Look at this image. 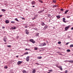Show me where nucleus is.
<instances>
[{
  "instance_id": "nucleus-30",
  "label": "nucleus",
  "mask_w": 73,
  "mask_h": 73,
  "mask_svg": "<svg viewBox=\"0 0 73 73\" xmlns=\"http://www.w3.org/2000/svg\"><path fill=\"white\" fill-rule=\"evenodd\" d=\"M73 47V44H71L70 45V47L72 48V47Z\"/></svg>"
},
{
  "instance_id": "nucleus-43",
  "label": "nucleus",
  "mask_w": 73,
  "mask_h": 73,
  "mask_svg": "<svg viewBox=\"0 0 73 73\" xmlns=\"http://www.w3.org/2000/svg\"><path fill=\"white\" fill-rule=\"evenodd\" d=\"M22 20H25V18H22Z\"/></svg>"
},
{
  "instance_id": "nucleus-15",
  "label": "nucleus",
  "mask_w": 73,
  "mask_h": 73,
  "mask_svg": "<svg viewBox=\"0 0 73 73\" xmlns=\"http://www.w3.org/2000/svg\"><path fill=\"white\" fill-rule=\"evenodd\" d=\"M12 29H16V27H11Z\"/></svg>"
},
{
  "instance_id": "nucleus-5",
  "label": "nucleus",
  "mask_w": 73,
  "mask_h": 73,
  "mask_svg": "<svg viewBox=\"0 0 73 73\" xmlns=\"http://www.w3.org/2000/svg\"><path fill=\"white\" fill-rule=\"evenodd\" d=\"M48 26H46L44 27L43 29L44 30H46V28H48Z\"/></svg>"
},
{
  "instance_id": "nucleus-18",
  "label": "nucleus",
  "mask_w": 73,
  "mask_h": 73,
  "mask_svg": "<svg viewBox=\"0 0 73 73\" xmlns=\"http://www.w3.org/2000/svg\"><path fill=\"white\" fill-rule=\"evenodd\" d=\"M28 54V52H27L24 54V55H25V54Z\"/></svg>"
},
{
  "instance_id": "nucleus-26",
  "label": "nucleus",
  "mask_w": 73,
  "mask_h": 73,
  "mask_svg": "<svg viewBox=\"0 0 73 73\" xmlns=\"http://www.w3.org/2000/svg\"><path fill=\"white\" fill-rule=\"evenodd\" d=\"M38 1H39V2H40L41 3H42V1L41 0H38Z\"/></svg>"
},
{
  "instance_id": "nucleus-11",
  "label": "nucleus",
  "mask_w": 73,
  "mask_h": 73,
  "mask_svg": "<svg viewBox=\"0 0 73 73\" xmlns=\"http://www.w3.org/2000/svg\"><path fill=\"white\" fill-rule=\"evenodd\" d=\"M26 33L27 34H29V32L27 30L26 31Z\"/></svg>"
},
{
  "instance_id": "nucleus-55",
  "label": "nucleus",
  "mask_w": 73,
  "mask_h": 73,
  "mask_svg": "<svg viewBox=\"0 0 73 73\" xmlns=\"http://www.w3.org/2000/svg\"><path fill=\"white\" fill-rule=\"evenodd\" d=\"M59 48V49H60V48Z\"/></svg>"
},
{
  "instance_id": "nucleus-23",
  "label": "nucleus",
  "mask_w": 73,
  "mask_h": 73,
  "mask_svg": "<svg viewBox=\"0 0 73 73\" xmlns=\"http://www.w3.org/2000/svg\"><path fill=\"white\" fill-rule=\"evenodd\" d=\"M15 20L17 22H19V20H18V19H17V18L15 19Z\"/></svg>"
},
{
  "instance_id": "nucleus-53",
  "label": "nucleus",
  "mask_w": 73,
  "mask_h": 73,
  "mask_svg": "<svg viewBox=\"0 0 73 73\" xmlns=\"http://www.w3.org/2000/svg\"><path fill=\"white\" fill-rule=\"evenodd\" d=\"M35 19V18H33V19H33V20H34V19Z\"/></svg>"
},
{
  "instance_id": "nucleus-17",
  "label": "nucleus",
  "mask_w": 73,
  "mask_h": 73,
  "mask_svg": "<svg viewBox=\"0 0 73 73\" xmlns=\"http://www.w3.org/2000/svg\"><path fill=\"white\" fill-rule=\"evenodd\" d=\"M31 4H35V2L34 1H32L31 3Z\"/></svg>"
},
{
  "instance_id": "nucleus-41",
  "label": "nucleus",
  "mask_w": 73,
  "mask_h": 73,
  "mask_svg": "<svg viewBox=\"0 0 73 73\" xmlns=\"http://www.w3.org/2000/svg\"><path fill=\"white\" fill-rule=\"evenodd\" d=\"M36 65H39V64L38 63H36Z\"/></svg>"
},
{
  "instance_id": "nucleus-1",
  "label": "nucleus",
  "mask_w": 73,
  "mask_h": 73,
  "mask_svg": "<svg viewBox=\"0 0 73 73\" xmlns=\"http://www.w3.org/2000/svg\"><path fill=\"white\" fill-rule=\"evenodd\" d=\"M70 28V26H68L64 28L65 31H67L68 29Z\"/></svg>"
},
{
  "instance_id": "nucleus-12",
  "label": "nucleus",
  "mask_w": 73,
  "mask_h": 73,
  "mask_svg": "<svg viewBox=\"0 0 73 73\" xmlns=\"http://www.w3.org/2000/svg\"><path fill=\"white\" fill-rule=\"evenodd\" d=\"M42 44H43V46H45V45H46V44L45 43V42H44V43H42Z\"/></svg>"
},
{
  "instance_id": "nucleus-48",
  "label": "nucleus",
  "mask_w": 73,
  "mask_h": 73,
  "mask_svg": "<svg viewBox=\"0 0 73 73\" xmlns=\"http://www.w3.org/2000/svg\"><path fill=\"white\" fill-rule=\"evenodd\" d=\"M71 30H73V27H72L71 28Z\"/></svg>"
},
{
  "instance_id": "nucleus-37",
  "label": "nucleus",
  "mask_w": 73,
  "mask_h": 73,
  "mask_svg": "<svg viewBox=\"0 0 73 73\" xmlns=\"http://www.w3.org/2000/svg\"><path fill=\"white\" fill-rule=\"evenodd\" d=\"M11 23H15V22L14 21H12L11 22Z\"/></svg>"
},
{
  "instance_id": "nucleus-36",
  "label": "nucleus",
  "mask_w": 73,
  "mask_h": 73,
  "mask_svg": "<svg viewBox=\"0 0 73 73\" xmlns=\"http://www.w3.org/2000/svg\"><path fill=\"white\" fill-rule=\"evenodd\" d=\"M25 50H29V49H27V48H26L25 49Z\"/></svg>"
},
{
  "instance_id": "nucleus-51",
  "label": "nucleus",
  "mask_w": 73,
  "mask_h": 73,
  "mask_svg": "<svg viewBox=\"0 0 73 73\" xmlns=\"http://www.w3.org/2000/svg\"><path fill=\"white\" fill-rule=\"evenodd\" d=\"M19 36H17V39L18 38H19Z\"/></svg>"
},
{
  "instance_id": "nucleus-24",
  "label": "nucleus",
  "mask_w": 73,
  "mask_h": 73,
  "mask_svg": "<svg viewBox=\"0 0 73 73\" xmlns=\"http://www.w3.org/2000/svg\"><path fill=\"white\" fill-rule=\"evenodd\" d=\"M39 46H43V45L42 44V43L40 44L39 45Z\"/></svg>"
},
{
  "instance_id": "nucleus-47",
  "label": "nucleus",
  "mask_w": 73,
  "mask_h": 73,
  "mask_svg": "<svg viewBox=\"0 0 73 73\" xmlns=\"http://www.w3.org/2000/svg\"><path fill=\"white\" fill-rule=\"evenodd\" d=\"M69 42H67V43H66V45H68V44H69Z\"/></svg>"
},
{
  "instance_id": "nucleus-8",
  "label": "nucleus",
  "mask_w": 73,
  "mask_h": 73,
  "mask_svg": "<svg viewBox=\"0 0 73 73\" xmlns=\"http://www.w3.org/2000/svg\"><path fill=\"white\" fill-rule=\"evenodd\" d=\"M5 23H6V24H8V23H9V21H8L7 20H6L5 21Z\"/></svg>"
},
{
  "instance_id": "nucleus-40",
  "label": "nucleus",
  "mask_w": 73,
  "mask_h": 73,
  "mask_svg": "<svg viewBox=\"0 0 73 73\" xmlns=\"http://www.w3.org/2000/svg\"><path fill=\"white\" fill-rule=\"evenodd\" d=\"M35 50H37V48H35Z\"/></svg>"
},
{
  "instance_id": "nucleus-57",
  "label": "nucleus",
  "mask_w": 73,
  "mask_h": 73,
  "mask_svg": "<svg viewBox=\"0 0 73 73\" xmlns=\"http://www.w3.org/2000/svg\"><path fill=\"white\" fill-rule=\"evenodd\" d=\"M47 42H48V41H47Z\"/></svg>"
},
{
  "instance_id": "nucleus-22",
  "label": "nucleus",
  "mask_w": 73,
  "mask_h": 73,
  "mask_svg": "<svg viewBox=\"0 0 73 73\" xmlns=\"http://www.w3.org/2000/svg\"><path fill=\"white\" fill-rule=\"evenodd\" d=\"M56 17H57L58 19H59L60 18V16H56Z\"/></svg>"
},
{
  "instance_id": "nucleus-14",
  "label": "nucleus",
  "mask_w": 73,
  "mask_h": 73,
  "mask_svg": "<svg viewBox=\"0 0 73 73\" xmlns=\"http://www.w3.org/2000/svg\"><path fill=\"white\" fill-rule=\"evenodd\" d=\"M59 68L61 70H62V67L61 66H60Z\"/></svg>"
},
{
  "instance_id": "nucleus-16",
  "label": "nucleus",
  "mask_w": 73,
  "mask_h": 73,
  "mask_svg": "<svg viewBox=\"0 0 73 73\" xmlns=\"http://www.w3.org/2000/svg\"><path fill=\"white\" fill-rule=\"evenodd\" d=\"M37 58L38 59H41V58H42V57L41 56L38 57H37Z\"/></svg>"
},
{
  "instance_id": "nucleus-10",
  "label": "nucleus",
  "mask_w": 73,
  "mask_h": 73,
  "mask_svg": "<svg viewBox=\"0 0 73 73\" xmlns=\"http://www.w3.org/2000/svg\"><path fill=\"white\" fill-rule=\"evenodd\" d=\"M69 11V10H66L64 14H66Z\"/></svg>"
},
{
  "instance_id": "nucleus-61",
  "label": "nucleus",
  "mask_w": 73,
  "mask_h": 73,
  "mask_svg": "<svg viewBox=\"0 0 73 73\" xmlns=\"http://www.w3.org/2000/svg\"><path fill=\"white\" fill-rule=\"evenodd\" d=\"M22 56H23V55H22Z\"/></svg>"
},
{
  "instance_id": "nucleus-20",
  "label": "nucleus",
  "mask_w": 73,
  "mask_h": 73,
  "mask_svg": "<svg viewBox=\"0 0 73 73\" xmlns=\"http://www.w3.org/2000/svg\"><path fill=\"white\" fill-rule=\"evenodd\" d=\"M1 11H3V12H5L6 11L4 9H2Z\"/></svg>"
},
{
  "instance_id": "nucleus-25",
  "label": "nucleus",
  "mask_w": 73,
  "mask_h": 73,
  "mask_svg": "<svg viewBox=\"0 0 73 73\" xmlns=\"http://www.w3.org/2000/svg\"><path fill=\"white\" fill-rule=\"evenodd\" d=\"M23 73H27V71L25 70L23 71Z\"/></svg>"
},
{
  "instance_id": "nucleus-2",
  "label": "nucleus",
  "mask_w": 73,
  "mask_h": 73,
  "mask_svg": "<svg viewBox=\"0 0 73 73\" xmlns=\"http://www.w3.org/2000/svg\"><path fill=\"white\" fill-rule=\"evenodd\" d=\"M30 41H31V42H32V43H33V44H35V41L34 40H33V39H31L30 40Z\"/></svg>"
},
{
  "instance_id": "nucleus-50",
  "label": "nucleus",
  "mask_w": 73,
  "mask_h": 73,
  "mask_svg": "<svg viewBox=\"0 0 73 73\" xmlns=\"http://www.w3.org/2000/svg\"><path fill=\"white\" fill-rule=\"evenodd\" d=\"M25 28H28V26H25Z\"/></svg>"
},
{
  "instance_id": "nucleus-38",
  "label": "nucleus",
  "mask_w": 73,
  "mask_h": 73,
  "mask_svg": "<svg viewBox=\"0 0 73 73\" xmlns=\"http://www.w3.org/2000/svg\"><path fill=\"white\" fill-rule=\"evenodd\" d=\"M36 35H39V33H37L36 34Z\"/></svg>"
},
{
  "instance_id": "nucleus-32",
  "label": "nucleus",
  "mask_w": 73,
  "mask_h": 73,
  "mask_svg": "<svg viewBox=\"0 0 73 73\" xmlns=\"http://www.w3.org/2000/svg\"><path fill=\"white\" fill-rule=\"evenodd\" d=\"M5 42H7V40L6 39H4L3 40Z\"/></svg>"
},
{
  "instance_id": "nucleus-35",
  "label": "nucleus",
  "mask_w": 73,
  "mask_h": 73,
  "mask_svg": "<svg viewBox=\"0 0 73 73\" xmlns=\"http://www.w3.org/2000/svg\"><path fill=\"white\" fill-rule=\"evenodd\" d=\"M68 72V71L67 70H66L65 72H64V73H67Z\"/></svg>"
},
{
  "instance_id": "nucleus-54",
  "label": "nucleus",
  "mask_w": 73,
  "mask_h": 73,
  "mask_svg": "<svg viewBox=\"0 0 73 73\" xmlns=\"http://www.w3.org/2000/svg\"><path fill=\"white\" fill-rule=\"evenodd\" d=\"M35 6H33V7H35Z\"/></svg>"
},
{
  "instance_id": "nucleus-31",
  "label": "nucleus",
  "mask_w": 73,
  "mask_h": 73,
  "mask_svg": "<svg viewBox=\"0 0 73 73\" xmlns=\"http://www.w3.org/2000/svg\"><path fill=\"white\" fill-rule=\"evenodd\" d=\"M67 52H70V50L68 49L67 50Z\"/></svg>"
},
{
  "instance_id": "nucleus-3",
  "label": "nucleus",
  "mask_w": 73,
  "mask_h": 73,
  "mask_svg": "<svg viewBox=\"0 0 73 73\" xmlns=\"http://www.w3.org/2000/svg\"><path fill=\"white\" fill-rule=\"evenodd\" d=\"M29 56H28L26 58V60L27 61V62H28L29 61Z\"/></svg>"
},
{
  "instance_id": "nucleus-4",
  "label": "nucleus",
  "mask_w": 73,
  "mask_h": 73,
  "mask_svg": "<svg viewBox=\"0 0 73 73\" xmlns=\"http://www.w3.org/2000/svg\"><path fill=\"white\" fill-rule=\"evenodd\" d=\"M41 25L42 26H44L45 25V23H44L43 22H41Z\"/></svg>"
},
{
  "instance_id": "nucleus-9",
  "label": "nucleus",
  "mask_w": 73,
  "mask_h": 73,
  "mask_svg": "<svg viewBox=\"0 0 73 73\" xmlns=\"http://www.w3.org/2000/svg\"><path fill=\"white\" fill-rule=\"evenodd\" d=\"M21 63H22V61H19L17 62V64H21Z\"/></svg>"
},
{
  "instance_id": "nucleus-49",
  "label": "nucleus",
  "mask_w": 73,
  "mask_h": 73,
  "mask_svg": "<svg viewBox=\"0 0 73 73\" xmlns=\"http://www.w3.org/2000/svg\"><path fill=\"white\" fill-rule=\"evenodd\" d=\"M2 28H3V29H4V28H5V27H2Z\"/></svg>"
},
{
  "instance_id": "nucleus-34",
  "label": "nucleus",
  "mask_w": 73,
  "mask_h": 73,
  "mask_svg": "<svg viewBox=\"0 0 73 73\" xmlns=\"http://www.w3.org/2000/svg\"><path fill=\"white\" fill-rule=\"evenodd\" d=\"M7 47H8L9 48H11V45H9Z\"/></svg>"
},
{
  "instance_id": "nucleus-39",
  "label": "nucleus",
  "mask_w": 73,
  "mask_h": 73,
  "mask_svg": "<svg viewBox=\"0 0 73 73\" xmlns=\"http://www.w3.org/2000/svg\"><path fill=\"white\" fill-rule=\"evenodd\" d=\"M60 11H63V9H60Z\"/></svg>"
},
{
  "instance_id": "nucleus-44",
  "label": "nucleus",
  "mask_w": 73,
  "mask_h": 73,
  "mask_svg": "<svg viewBox=\"0 0 73 73\" xmlns=\"http://www.w3.org/2000/svg\"><path fill=\"white\" fill-rule=\"evenodd\" d=\"M56 66L58 68H59L60 67L59 66Z\"/></svg>"
},
{
  "instance_id": "nucleus-29",
  "label": "nucleus",
  "mask_w": 73,
  "mask_h": 73,
  "mask_svg": "<svg viewBox=\"0 0 73 73\" xmlns=\"http://www.w3.org/2000/svg\"><path fill=\"white\" fill-rule=\"evenodd\" d=\"M53 2L54 3H56V1L55 0H54L53 1Z\"/></svg>"
},
{
  "instance_id": "nucleus-27",
  "label": "nucleus",
  "mask_w": 73,
  "mask_h": 73,
  "mask_svg": "<svg viewBox=\"0 0 73 73\" xmlns=\"http://www.w3.org/2000/svg\"><path fill=\"white\" fill-rule=\"evenodd\" d=\"M5 69H8V67L7 66H4Z\"/></svg>"
},
{
  "instance_id": "nucleus-13",
  "label": "nucleus",
  "mask_w": 73,
  "mask_h": 73,
  "mask_svg": "<svg viewBox=\"0 0 73 73\" xmlns=\"http://www.w3.org/2000/svg\"><path fill=\"white\" fill-rule=\"evenodd\" d=\"M68 61L69 62H70L71 63H73V60H68Z\"/></svg>"
},
{
  "instance_id": "nucleus-28",
  "label": "nucleus",
  "mask_w": 73,
  "mask_h": 73,
  "mask_svg": "<svg viewBox=\"0 0 73 73\" xmlns=\"http://www.w3.org/2000/svg\"><path fill=\"white\" fill-rule=\"evenodd\" d=\"M57 7H58L57 5H54L53 6V7H54V8Z\"/></svg>"
},
{
  "instance_id": "nucleus-7",
  "label": "nucleus",
  "mask_w": 73,
  "mask_h": 73,
  "mask_svg": "<svg viewBox=\"0 0 73 73\" xmlns=\"http://www.w3.org/2000/svg\"><path fill=\"white\" fill-rule=\"evenodd\" d=\"M44 10H43L42 11H40L38 12V13H42V12H44Z\"/></svg>"
},
{
  "instance_id": "nucleus-58",
  "label": "nucleus",
  "mask_w": 73,
  "mask_h": 73,
  "mask_svg": "<svg viewBox=\"0 0 73 73\" xmlns=\"http://www.w3.org/2000/svg\"><path fill=\"white\" fill-rule=\"evenodd\" d=\"M72 21H73V19H72Z\"/></svg>"
},
{
  "instance_id": "nucleus-6",
  "label": "nucleus",
  "mask_w": 73,
  "mask_h": 73,
  "mask_svg": "<svg viewBox=\"0 0 73 73\" xmlns=\"http://www.w3.org/2000/svg\"><path fill=\"white\" fill-rule=\"evenodd\" d=\"M63 22L64 23H66V21H65V18H63Z\"/></svg>"
},
{
  "instance_id": "nucleus-21",
  "label": "nucleus",
  "mask_w": 73,
  "mask_h": 73,
  "mask_svg": "<svg viewBox=\"0 0 73 73\" xmlns=\"http://www.w3.org/2000/svg\"><path fill=\"white\" fill-rule=\"evenodd\" d=\"M48 72H52L53 71V70H48Z\"/></svg>"
},
{
  "instance_id": "nucleus-60",
  "label": "nucleus",
  "mask_w": 73,
  "mask_h": 73,
  "mask_svg": "<svg viewBox=\"0 0 73 73\" xmlns=\"http://www.w3.org/2000/svg\"><path fill=\"white\" fill-rule=\"evenodd\" d=\"M22 56H23V55H22Z\"/></svg>"
},
{
  "instance_id": "nucleus-45",
  "label": "nucleus",
  "mask_w": 73,
  "mask_h": 73,
  "mask_svg": "<svg viewBox=\"0 0 73 73\" xmlns=\"http://www.w3.org/2000/svg\"><path fill=\"white\" fill-rule=\"evenodd\" d=\"M64 62H67L68 61H67V60H65L64 61Z\"/></svg>"
},
{
  "instance_id": "nucleus-46",
  "label": "nucleus",
  "mask_w": 73,
  "mask_h": 73,
  "mask_svg": "<svg viewBox=\"0 0 73 73\" xmlns=\"http://www.w3.org/2000/svg\"><path fill=\"white\" fill-rule=\"evenodd\" d=\"M2 16H3V15H0V17H2Z\"/></svg>"
},
{
  "instance_id": "nucleus-33",
  "label": "nucleus",
  "mask_w": 73,
  "mask_h": 73,
  "mask_svg": "<svg viewBox=\"0 0 73 73\" xmlns=\"http://www.w3.org/2000/svg\"><path fill=\"white\" fill-rule=\"evenodd\" d=\"M58 43L59 44H60L61 43V42H60V41H59L58 42Z\"/></svg>"
},
{
  "instance_id": "nucleus-52",
  "label": "nucleus",
  "mask_w": 73,
  "mask_h": 73,
  "mask_svg": "<svg viewBox=\"0 0 73 73\" xmlns=\"http://www.w3.org/2000/svg\"><path fill=\"white\" fill-rule=\"evenodd\" d=\"M16 57H19V56L18 55L17 56H16Z\"/></svg>"
},
{
  "instance_id": "nucleus-42",
  "label": "nucleus",
  "mask_w": 73,
  "mask_h": 73,
  "mask_svg": "<svg viewBox=\"0 0 73 73\" xmlns=\"http://www.w3.org/2000/svg\"><path fill=\"white\" fill-rule=\"evenodd\" d=\"M70 16H68L67 17V18H69L70 17Z\"/></svg>"
},
{
  "instance_id": "nucleus-59",
  "label": "nucleus",
  "mask_w": 73,
  "mask_h": 73,
  "mask_svg": "<svg viewBox=\"0 0 73 73\" xmlns=\"http://www.w3.org/2000/svg\"><path fill=\"white\" fill-rule=\"evenodd\" d=\"M59 1H60V0H59Z\"/></svg>"
},
{
  "instance_id": "nucleus-19",
  "label": "nucleus",
  "mask_w": 73,
  "mask_h": 73,
  "mask_svg": "<svg viewBox=\"0 0 73 73\" xmlns=\"http://www.w3.org/2000/svg\"><path fill=\"white\" fill-rule=\"evenodd\" d=\"M36 72V70H34L33 71H32V73H35V72Z\"/></svg>"
},
{
  "instance_id": "nucleus-56",
  "label": "nucleus",
  "mask_w": 73,
  "mask_h": 73,
  "mask_svg": "<svg viewBox=\"0 0 73 73\" xmlns=\"http://www.w3.org/2000/svg\"><path fill=\"white\" fill-rule=\"evenodd\" d=\"M64 72H61V73H64Z\"/></svg>"
}]
</instances>
